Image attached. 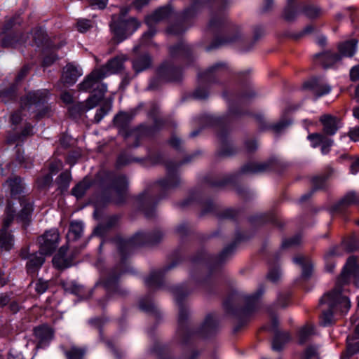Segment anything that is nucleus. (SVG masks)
Here are the masks:
<instances>
[{
  "instance_id": "nucleus-3",
  "label": "nucleus",
  "mask_w": 359,
  "mask_h": 359,
  "mask_svg": "<svg viewBox=\"0 0 359 359\" xmlns=\"http://www.w3.org/2000/svg\"><path fill=\"white\" fill-rule=\"evenodd\" d=\"M265 288L260 285L257 292L250 296L241 297L237 292H233L224 302V306L229 313L232 314L236 320L233 331L238 332L245 325L252 313L259 305V298L264 293Z\"/></svg>"
},
{
  "instance_id": "nucleus-35",
  "label": "nucleus",
  "mask_w": 359,
  "mask_h": 359,
  "mask_svg": "<svg viewBox=\"0 0 359 359\" xmlns=\"http://www.w3.org/2000/svg\"><path fill=\"white\" fill-rule=\"evenodd\" d=\"M299 14L302 13L299 12L298 4L295 5V1H291L290 2L287 1V4L282 13L283 20L289 22H294Z\"/></svg>"
},
{
  "instance_id": "nucleus-1",
  "label": "nucleus",
  "mask_w": 359,
  "mask_h": 359,
  "mask_svg": "<svg viewBox=\"0 0 359 359\" xmlns=\"http://www.w3.org/2000/svg\"><path fill=\"white\" fill-rule=\"evenodd\" d=\"M163 236L164 233L161 230L155 229L149 233L137 232L129 239L117 238L116 243L121 256L120 263L103 273L96 286L102 285L108 292L120 295L126 294L127 292L118 285V278L122 273L129 271L126 262L127 255L136 247L156 245L163 240Z\"/></svg>"
},
{
  "instance_id": "nucleus-32",
  "label": "nucleus",
  "mask_w": 359,
  "mask_h": 359,
  "mask_svg": "<svg viewBox=\"0 0 359 359\" xmlns=\"http://www.w3.org/2000/svg\"><path fill=\"white\" fill-rule=\"evenodd\" d=\"M314 60L318 61L324 68H328L341 60V55L337 53L325 51L315 55Z\"/></svg>"
},
{
  "instance_id": "nucleus-62",
  "label": "nucleus",
  "mask_w": 359,
  "mask_h": 359,
  "mask_svg": "<svg viewBox=\"0 0 359 359\" xmlns=\"http://www.w3.org/2000/svg\"><path fill=\"white\" fill-rule=\"evenodd\" d=\"M81 157V154L79 152L73 151L68 154L66 161L67 163H69L70 165H74L78 159Z\"/></svg>"
},
{
  "instance_id": "nucleus-53",
  "label": "nucleus",
  "mask_w": 359,
  "mask_h": 359,
  "mask_svg": "<svg viewBox=\"0 0 359 359\" xmlns=\"http://www.w3.org/2000/svg\"><path fill=\"white\" fill-rule=\"evenodd\" d=\"M86 104L83 102H78L72 105L69 109L72 115L76 116L88 111Z\"/></svg>"
},
{
  "instance_id": "nucleus-41",
  "label": "nucleus",
  "mask_w": 359,
  "mask_h": 359,
  "mask_svg": "<svg viewBox=\"0 0 359 359\" xmlns=\"http://www.w3.org/2000/svg\"><path fill=\"white\" fill-rule=\"evenodd\" d=\"M191 53L190 47L182 42L170 48V53L172 57L182 56L188 57Z\"/></svg>"
},
{
  "instance_id": "nucleus-61",
  "label": "nucleus",
  "mask_w": 359,
  "mask_h": 359,
  "mask_svg": "<svg viewBox=\"0 0 359 359\" xmlns=\"http://www.w3.org/2000/svg\"><path fill=\"white\" fill-rule=\"evenodd\" d=\"M76 25L78 30L82 33L86 32L92 27L91 22L88 20H81L78 21Z\"/></svg>"
},
{
  "instance_id": "nucleus-26",
  "label": "nucleus",
  "mask_w": 359,
  "mask_h": 359,
  "mask_svg": "<svg viewBox=\"0 0 359 359\" xmlns=\"http://www.w3.org/2000/svg\"><path fill=\"white\" fill-rule=\"evenodd\" d=\"M320 121L323 126V132L327 135H333L338 130L339 119L331 114H323L320 117Z\"/></svg>"
},
{
  "instance_id": "nucleus-8",
  "label": "nucleus",
  "mask_w": 359,
  "mask_h": 359,
  "mask_svg": "<svg viewBox=\"0 0 359 359\" xmlns=\"http://www.w3.org/2000/svg\"><path fill=\"white\" fill-rule=\"evenodd\" d=\"M109 185L103 191L102 197L105 202L117 205L123 203L127 198L128 180L124 175L107 174Z\"/></svg>"
},
{
  "instance_id": "nucleus-7",
  "label": "nucleus",
  "mask_w": 359,
  "mask_h": 359,
  "mask_svg": "<svg viewBox=\"0 0 359 359\" xmlns=\"http://www.w3.org/2000/svg\"><path fill=\"white\" fill-rule=\"evenodd\" d=\"M287 166L286 163L277 158H271L265 162H249L244 164L238 173L227 175L224 177L222 180L213 182L212 185L214 187H222L227 184L236 182L238 176L241 174H259L271 169H285Z\"/></svg>"
},
{
  "instance_id": "nucleus-57",
  "label": "nucleus",
  "mask_w": 359,
  "mask_h": 359,
  "mask_svg": "<svg viewBox=\"0 0 359 359\" xmlns=\"http://www.w3.org/2000/svg\"><path fill=\"white\" fill-rule=\"evenodd\" d=\"M48 281H45L40 278L37 280L35 284V290L38 294H41L44 293L48 290Z\"/></svg>"
},
{
  "instance_id": "nucleus-52",
  "label": "nucleus",
  "mask_w": 359,
  "mask_h": 359,
  "mask_svg": "<svg viewBox=\"0 0 359 359\" xmlns=\"http://www.w3.org/2000/svg\"><path fill=\"white\" fill-rule=\"evenodd\" d=\"M21 22L19 15H15L5 22L4 25V32H7L15 27V25H20Z\"/></svg>"
},
{
  "instance_id": "nucleus-40",
  "label": "nucleus",
  "mask_w": 359,
  "mask_h": 359,
  "mask_svg": "<svg viewBox=\"0 0 359 359\" xmlns=\"http://www.w3.org/2000/svg\"><path fill=\"white\" fill-rule=\"evenodd\" d=\"M357 40L351 39L339 45V51L342 56L352 57L356 48Z\"/></svg>"
},
{
  "instance_id": "nucleus-5",
  "label": "nucleus",
  "mask_w": 359,
  "mask_h": 359,
  "mask_svg": "<svg viewBox=\"0 0 359 359\" xmlns=\"http://www.w3.org/2000/svg\"><path fill=\"white\" fill-rule=\"evenodd\" d=\"M22 208L20 212L15 215V209L11 201H8L5 214L6 217L3 221V225L0 229V249L5 251L11 250L14 245V237L8 231V227L13 222L14 218L18 222H22L25 225H28L30 221V216L32 212V205L30 203H25L24 201H21Z\"/></svg>"
},
{
  "instance_id": "nucleus-22",
  "label": "nucleus",
  "mask_w": 359,
  "mask_h": 359,
  "mask_svg": "<svg viewBox=\"0 0 359 359\" xmlns=\"http://www.w3.org/2000/svg\"><path fill=\"white\" fill-rule=\"evenodd\" d=\"M172 13V8L170 5H166L156 9L153 13L148 15L145 21L151 27L154 25L169 18Z\"/></svg>"
},
{
  "instance_id": "nucleus-19",
  "label": "nucleus",
  "mask_w": 359,
  "mask_h": 359,
  "mask_svg": "<svg viewBox=\"0 0 359 359\" xmlns=\"http://www.w3.org/2000/svg\"><path fill=\"white\" fill-rule=\"evenodd\" d=\"M304 88L311 90L316 97H320L327 94L331 89L330 86L318 78H313L305 82Z\"/></svg>"
},
{
  "instance_id": "nucleus-64",
  "label": "nucleus",
  "mask_w": 359,
  "mask_h": 359,
  "mask_svg": "<svg viewBox=\"0 0 359 359\" xmlns=\"http://www.w3.org/2000/svg\"><path fill=\"white\" fill-rule=\"evenodd\" d=\"M234 153V149L233 147L229 145H223L220 150L218 151L217 154L219 156H227L233 154Z\"/></svg>"
},
{
  "instance_id": "nucleus-20",
  "label": "nucleus",
  "mask_w": 359,
  "mask_h": 359,
  "mask_svg": "<svg viewBox=\"0 0 359 359\" xmlns=\"http://www.w3.org/2000/svg\"><path fill=\"white\" fill-rule=\"evenodd\" d=\"M34 332L39 341L36 346L37 348L44 347L53 339L54 331L47 325L36 327L34 329Z\"/></svg>"
},
{
  "instance_id": "nucleus-24",
  "label": "nucleus",
  "mask_w": 359,
  "mask_h": 359,
  "mask_svg": "<svg viewBox=\"0 0 359 359\" xmlns=\"http://www.w3.org/2000/svg\"><path fill=\"white\" fill-rule=\"evenodd\" d=\"M175 264H172L164 269L151 271L149 276L145 279V284L149 288L159 287L163 283V274L165 271L173 268Z\"/></svg>"
},
{
  "instance_id": "nucleus-34",
  "label": "nucleus",
  "mask_w": 359,
  "mask_h": 359,
  "mask_svg": "<svg viewBox=\"0 0 359 359\" xmlns=\"http://www.w3.org/2000/svg\"><path fill=\"white\" fill-rule=\"evenodd\" d=\"M217 329V322L214 316L209 314L206 316L201 327L199 329V334L203 337H208L215 333Z\"/></svg>"
},
{
  "instance_id": "nucleus-18",
  "label": "nucleus",
  "mask_w": 359,
  "mask_h": 359,
  "mask_svg": "<svg viewBox=\"0 0 359 359\" xmlns=\"http://www.w3.org/2000/svg\"><path fill=\"white\" fill-rule=\"evenodd\" d=\"M28 35L20 32H3L1 36V46L5 48L14 47L17 44L25 43Z\"/></svg>"
},
{
  "instance_id": "nucleus-27",
  "label": "nucleus",
  "mask_w": 359,
  "mask_h": 359,
  "mask_svg": "<svg viewBox=\"0 0 359 359\" xmlns=\"http://www.w3.org/2000/svg\"><path fill=\"white\" fill-rule=\"evenodd\" d=\"M131 117L126 113L121 112L114 118V125L120 129V133L124 137H128L132 135L129 130V124Z\"/></svg>"
},
{
  "instance_id": "nucleus-63",
  "label": "nucleus",
  "mask_w": 359,
  "mask_h": 359,
  "mask_svg": "<svg viewBox=\"0 0 359 359\" xmlns=\"http://www.w3.org/2000/svg\"><path fill=\"white\" fill-rule=\"evenodd\" d=\"M333 141L325 135L323 142L321 143V151L323 154H326L330 151V147L332 146Z\"/></svg>"
},
{
  "instance_id": "nucleus-36",
  "label": "nucleus",
  "mask_w": 359,
  "mask_h": 359,
  "mask_svg": "<svg viewBox=\"0 0 359 359\" xmlns=\"http://www.w3.org/2000/svg\"><path fill=\"white\" fill-rule=\"evenodd\" d=\"M334 169L331 167H327L325 173L314 176L311 178V184L313 190L322 189L325 187V182L333 174Z\"/></svg>"
},
{
  "instance_id": "nucleus-56",
  "label": "nucleus",
  "mask_w": 359,
  "mask_h": 359,
  "mask_svg": "<svg viewBox=\"0 0 359 359\" xmlns=\"http://www.w3.org/2000/svg\"><path fill=\"white\" fill-rule=\"evenodd\" d=\"M280 278V273L279 269L277 268L271 269L266 275L267 280L274 283H277L279 280Z\"/></svg>"
},
{
  "instance_id": "nucleus-45",
  "label": "nucleus",
  "mask_w": 359,
  "mask_h": 359,
  "mask_svg": "<svg viewBox=\"0 0 359 359\" xmlns=\"http://www.w3.org/2000/svg\"><path fill=\"white\" fill-rule=\"evenodd\" d=\"M226 21V17L223 12L218 14H212L210 17L208 27L211 29H217Z\"/></svg>"
},
{
  "instance_id": "nucleus-37",
  "label": "nucleus",
  "mask_w": 359,
  "mask_h": 359,
  "mask_svg": "<svg viewBox=\"0 0 359 359\" xmlns=\"http://www.w3.org/2000/svg\"><path fill=\"white\" fill-rule=\"evenodd\" d=\"M5 184L9 188L11 194L13 196L20 194L24 189L22 179L15 175L9 177L6 181Z\"/></svg>"
},
{
  "instance_id": "nucleus-39",
  "label": "nucleus",
  "mask_w": 359,
  "mask_h": 359,
  "mask_svg": "<svg viewBox=\"0 0 359 359\" xmlns=\"http://www.w3.org/2000/svg\"><path fill=\"white\" fill-rule=\"evenodd\" d=\"M133 65L135 71L140 72L151 66V59L148 54H144L136 57L133 60Z\"/></svg>"
},
{
  "instance_id": "nucleus-55",
  "label": "nucleus",
  "mask_w": 359,
  "mask_h": 359,
  "mask_svg": "<svg viewBox=\"0 0 359 359\" xmlns=\"http://www.w3.org/2000/svg\"><path fill=\"white\" fill-rule=\"evenodd\" d=\"M325 137V135L320 134V133H312L310 134L308 136V139L311 141L312 146L313 147H317L318 146L320 145L323 142L324 138Z\"/></svg>"
},
{
  "instance_id": "nucleus-58",
  "label": "nucleus",
  "mask_w": 359,
  "mask_h": 359,
  "mask_svg": "<svg viewBox=\"0 0 359 359\" xmlns=\"http://www.w3.org/2000/svg\"><path fill=\"white\" fill-rule=\"evenodd\" d=\"M62 169V162L60 160H54L49 164V173L51 175L56 174Z\"/></svg>"
},
{
  "instance_id": "nucleus-2",
  "label": "nucleus",
  "mask_w": 359,
  "mask_h": 359,
  "mask_svg": "<svg viewBox=\"0 0 359 359\" xmlns=\"http://www.w3.org/2000/svg\"><path fill=\"white\" fill-rule=\"evenodd\" d=\"M164 163L167 170L166 177L160 180L152 189L145 190L137 199L140 210L148 219L155 216V206L163 198L161 196L157 197V193L168 191L180 184V180L176 175L177 165L172 161H165Z\"/></svg>"
},
{
  "instance_id": "nucleus-31",
  "label": "nucleus",
  "mask_w": 359,
  "mask_h": 359,
  "mask_svg": "<svg viewBox=\"0 0 359 359\" xmlns=\"http://www.w3.org/2000/svg\"><path fill=\"white\" fill-rule=\"evenodd\" d=\"M256 120L264 130H271L275 134L279 135L285 130L290 124L291 121L287 118L280 119L277 123L263 126L264 123V117L261 115L256 116Z\"/></svg>"
},
{
  "instance_id": "nucleus-51",
  "label": "nucleus",
  "mask_w": 359,
  "mask_h": 359,
  "mask_svg": "<svg viewBox=\"0 0 359 359\" xmlns=\"http://www.w3.org/2000/svg\"><path fill=\"white\" fill-rule=\"evenodd\" d=\"M53 182L52 175L50 174H45L39 177L36 180V184L39 189H46L50 186Z\"/></svg>"
},
{
  "instance_id": "nucleus-59",
  "label": "nucleus",
  "mask_w": 359,
  "mask_h": 359,
  "mask_svg": "<svg viewBox=\"0 0 359 359\" xmlns=\"http://www.w3.org/2000/svg\"><path fill=\"white\" fill-rule=\"evenodd\" d=\"M109 110V107L107 104L102 106L97 111L95 117L94 122L98 123L102 118L107 114Z\"/></svg>"
},
{
  "instance_id": "nucleus-28",
  "label": "nucleus",
  "mask_w": 359,
  "mask_h": 359,
  "mask_svg": "<svg viewBox=\"0 0 359 359\" xmlns=\"http://www.w3.org/2000/svg\"><path fill=\"white\" fill-rule=\"evenodd\" d=\"M67 248L62 246L58 252L53 258V266L58 269H65L71 266L73 264L72 258H67L65 257Z\"/></svg>"
},
{
  "instance_id": "nucleus-60",
  "label": "nucleus",
  "mask_w": 359,
  "mask_h": 359,
  "mask_svg": "<svg viewBox=\"0 0 359 359\" xmlns=\"http://www.w3.org/2000/svg\"><path fill=\"white\" fill-rule=\"evenodd\" d=\"M301 243L300 236H295L290 239L285 240L282 243L283 248H289L298 245Z\"/></svg>"
},
{
  "instance_id": "nucleus-12",
  "label": "nucleus",
  "mask_w": 359,
  "mask_h": 359,
  "mask_svg": "<svg viewBox=\"0 0 359 359\" xmlns=\"http://www.w3.org/2000/svg\"><path fill=\"white\" fill-rule=\"evenodd\" d=\"M353 276L355 279V284L359 280V264H357V257L351 256L347 259L346 264L337 278L336 285L334 287V291L343 294L342 286L348 283L350 277Z\"/></svg>"
},
{
  "instance_id": "nucleus-46",
  "label": "nucleus",
  "mask_w": 359,
  "mask_h": 359,
  "mask_svg": "<svg viewBox=\"0 0 359 359\" xmlns=\"http://www.w3.org/2000/svg\"><path fill=\"white\" fill-rule=\"evenodd\" d=\"M313 334H315L313 326L311 324L305 325L299 330V343L301 344H304Z\"/></svg>"
},
{
  "instance_id": "nucleus-42",
  "label": "nucleus",
  "mask_w": 359,
  "mask_h": 359,
  "mask_svg": "<svg viewBox=\"0 0 359 359\" xmlns=\"http://www.w3.org/2000/svg\"><path fill=\"white\" fill-rule=\"evenodd\" d=\"M91 184L92 182L89 179L84 178L72 189V195L75 196L77 198H82Z\"/></svg>"
},
{
  "instance_id": "nucleus-38",
  "label": "nucleus",
  "mask_w": 359,
  "mask_h": 359,
  "mask_svg": "<svg viewBox=\"0 0 359 359\" xmlns=\"http://www.w3.org/2000/svg\"><path fill=\"white\" fill-rule=\"evenodd\" d=\"M290 339L288 332H281L276 331L272 342V348L276 351L282 350L283 346Z\"/></svg>"
},
{
  "instance_id": "nucleus-50",
  "label": "nucleus",
  "mask_w": 359,
  "mask_h": 359,
  "mask_svg": "<svg viewBox=\"0 0 359 359\" xmlns=\"http://www.w3.org/2000/svg\"><path fill=\"white\" fill-rule=\"evenodd\" d=\"M240 36H241L240 32H238V30H237L236 31V34L233 37L225 38V39H224L222 40H220L219 41H214L213 43H212L211 45H210L207 48V50H212L213 48H215L218 47L220 45H224V44H226V43L234 42V41H237L239 39Z\"/></svg>"
},
{
  "instance_id": "nucleus-47",
  "label": "nucleus",
  "mask_w": 359,
  "mask_h": 359,
  "mask_svg": "<svg viewBox=\"0 0 359 359\" xmlns=\"http://www.w3.org/2000/svg\"><path fill=\"white\" fill-rule=\"evenodd\" d=\"M342 245L347 252H352L359 249V239L352 236L345 239Z\"/></svg>"
},
{
  "instance_id": "nucleus-11",
  "label": "nucleus",
  "mask_w": 359,
  "mask_h": 359,
  "mask_svg": "<svg viewBox=\"0 0 359 359\" xmlns=\"http://www.w3.org/2000/svg\"><path fill=\"white\" fill-rule=\"evenodd\" d=\"M227 69L226 64L217 63L212 66L206 71L198 74L199 84L193 93V96L197 99H206L208 96V90L202 86L205 84H211L217 81V77L222 72Z\"/></svg>"
},
{
  "instance_id": "nucleus-30",
  "label": "nucleus",
  "mask_w": 359,
  "mask_h": 359,
  "mask_svg": "<svg viewBox=\"0 0 359 359\" xmlns=\"http://www.w3.org/2000/svg\"><path fill=\"white\" fill-rule=\"evenodd\" d=\"M299 12L310 20L317 19L322 15V10L320 7L308 2H300L298 4Z\"/></svg>"
},
{
  "instance_id": "nucleus-43",
  "label": "nucleus",
  "mask_w": 359,
  "mask_h": 359,
  "mask_svg": "<svg viewBox=\"0 0 359 359\" xmlns=\"http://www.w3.org/2000/svg\"><path fill=\"white\" fill-rule=\"evenodd\" d=\"M101 88L102 90L100 91L93 93V95L87 99L85 104H86L88 110L97 106L104 97L107 88H103L102 86Z\"/></svg>"
},
{
  "instance_id": "nucleus-16",
  "label": "nucleus",
  "mask_w": 359,
  "mask_h": 359,
  "mask_svg": "<svg viewBox=\"0 0 359 359\" xmlns=\"http://www.w3.org/2000/svg\"><path fill=\"white\" fill-rule=\"evenodd\" d=\"M105 77V73L102 69L93 70L79 86V90L88 91L93 90V93L100 91L102 86L107 88L106 86L101 82Z\"/></svg>"
},
{
  "instance_id": "nucleus-14",
  "label": "nucleus",
  "mask_w": 359,
  "mask_h": 359,
  "mask_svg": "<svg viewBox=\"0 0 359 359\" xmlns=\"http://www.w3.org/2000/svg\"><path fill=\"white\" fill-rule=\"evenodd\" d=\"M60 240V235L57 229L46 231L43 235L38 237L39 251L45 255H51L57 248Z\"/></svg>"
},
{
  "instance_id": "nucleus-29",
  "label": "nucleus",
  "mask_w": 359,
  "mask_h": 359,
  "mask_svg": "<svg viewBox=\"0 0 359 359\" xmlns=\"http://www.w3.org/2000/svg\"><path fill=\"white\" fill-rule=\"evenodd\" d=\"M293 261L302 266V278L304 280H308L312 275L313 267L310 258L302 255H298L293 258Z\"/></svg>"
},
{
  "instance_id": "nucleus-9",
  "label": "nucleus",
  "mask_w": 359,
  "mask_h": 359,
  "mask_svg": "<svg viewBox=\"0 0 359 359\" xmlns=\"http://www.w3.org/2000/svg\"><path fill=\"white\" fill-rule=\"evenodd\" d=\"M172 292L175 297L179 306L178 329L177 335L180 337L182 343H186L190 332L185 327V323L188 319L189 312L182 300L189 295L191 290L187 285H180L172 288Z\"/></svg>"
},
{
  "instance_id": "nucleus-48",
  "label": "nucleus",
  "mask_w": 359,
  "mask_h": 359,
  "mask_svg": "<svg viewBox=\"0 0 359 359\" xmlns=\"http://www.w3.org/2000/svg\"><path fill=\"white\" fill-rule=\"evenodd\" d=\"M236 241L226 247L217 257L215 258V263L220 264L224 262L228 257H229L236 248Z\"/></svg>"
},
{
  "instance_id": "nucleus-23",
  "label": "nucleus",
  "mask_w": 359,
  "mask_h": 359,
  "mask_svg": "<svg viewBox=\"0 0 359 359\" xmlns=\"http://www.w3.org/2000/svg\"><path fill=\"white\" fill-rule=\"evenodd\" d=\"M126 60V56L123 55L116 56L109 60L105 65L101 67L99 69L103 70V72L105 73V76L108 73H118L123 69L124 62Z\"/></svg>"
},
{
  "instance_id": "nucleus-33",
  "label": "nucleus",
  "mask_w": 359,
  "mask_h": 359,
  "mask_svg": "<svg viewBox=\"0 0 359 359\" xmlns=\"http://www.w3.org/2000/svg\"><path fill=\"white\" fill-rule=\"evenodd\" d=\"M43 255V254L41 253L40 251L39 253H32L26 264L27 271L29 274H35L41 267L45 262V258Z\"/></svg>"
},
{
  "instance_id": "nucleus-4",
  "label": "nucleus",
  "mask_w": 359,
  "mask_h": 359,
  "mask_svg": "<svg viewBox=\"0 0 359 359\" xmlns=\"http://www.w3.org/2000/svg\"><path fill=\"white\" fill-rule=\"evenodd\" d=\"M22 208L20 212L15 215V209L11 201H8L5 214L6 217L3 221V225L0 229V249L5 251L11 250L14 245V237L8 231V227L13 222L14 218L18 222H22L25 225H28L30 221V216L32 212V205L30 203H25L24 201H21Z\"/></svg>"
},
{
  "instance_id": "nucleus-15",
  "label": "nucleus",
  "mask_w": 359,
  "mask_h": 359,
  "mask_svg": "<svg viewBox=\"0 0 359 359\" xmlns=\"http://www.w3.org/2000/svg\"><path fill=\"white\" fill-rule=\"evenodd\" d=\"M202 4L201 1L195 0L191 7L185 9L182 14L177 16L179 23L171 25L168 28V32L174 35H178L184 32L185 29L182 23L193 18L196 15L197 10L201 7Z\"/></svg>"
},
{
  "instance_id": "nucleus-54",
  "label": "nucleus",
  "mask_w": 359,
  "mask_h": 359,
  "mask_svg": "<svg viewBox=\"0 0 359 359\" xmlns=\"http://www.w3.org/2000/svg\"><path fill=\"white\" fill-rule=\"evenodd\" d=\"M140 309L147 312H153L155 311V306L153 302L148 299H142L139 302Z\"/></svg>"
},
{
  "instance_id": "nucleus-10",
  "label": "nucleus",
  "mask_w": 359,
  "mask_h": 359,
  "mask_svg": "<svg viewBox=\"0 0 359 359\" xmlns=\"http://www.w3.org/2000/svg\"><path fill=\"white\" fill-rule=\"evenodd\" d=\"M128 12V8L121 11V15L112 17L110 23V28L114 34V40L115 43H118L128 36L130 35L135 32L140 26V23L135 18H131L128 20H123L122 18Z\"/></svg>"
},
{
  "instance_id": "nucleus-17",
  "label": "nucleus",
  "mask_w": 359,
  "mask_h": 359,
  "mask_svg": "<svg viewBox=\"0 0 359 359\" xmlns=\"http://www.w3.org/2000/svg\"><path fill=\"white\" fill-rule=\"evenodd\" d=\"M48 95L47 90H39L29 93L25 97L21 100V107L25 109L30 108L31 106L36 107L43 104L46 102Z\"/></svg>"
},
{
  "instance_id": "nucleus-25",
  "label": "nucleus",
  "mask_w": 359,
  "mask_h": 359,
  "mask_svg": "<svg viewBox=\"0 0 359 359\" xmlns=\"http://www.w3.org/2000/svg\"><path fill=\"white\" fill-rule=\"evenodd\" d=\"M66 359H85L87 349L83 346L72 344L70 346L61 345L60 346Z\"/></svg>"
},
{
  "instance_id": "nucleus-21",
  "label": "nucleus",
  "mask_w": 359,
  "mask_h": 359,
  "mask_svg": "<svg viewBox=\"0 0 359 359\" xmlns=\"http://www.w3.org/2000/svg\"><path fill=\"white\" fill-rule=\"evenodd\" d=\"M81 75L80 70L73 64L69 63L62 69L60 81L64 85L72 86Z\"/></svg>"
},
{
  "instance_id": "nucleus-44",
  "label": "nucleus",
  "mask_w": 359,
  "mask_h": 359,
  "mask_svg": "<svg viewBox=\"0 0 359 359\" xmlns=\"http://www.w3.org/2000/svg\"><path fill=\"white\" fill-rule=\"evenodd\" d=\"M83 233V224L80 222H72L69 225L67 238L73 241L79 238Z\"/></svg>"
},
{
  "instance_id": "nucleus-49",
  "label": "nucleus",
  "mask_w": 359,
  "mask_h": 359,
  "mask_svg": "<svg viewBox=\"0 0 359 359\" xmlns=\"http://www.w3.org/2000/svg\"><path fill=\"white\" fill-rule=\"evenodd\" d=\"M71 179L72 177L69 171H65L59 175L56 182L60 189L65 190L68 188Z\"/></svg>"
},
{
  "instance_id": "nucleus-6",
  "label": "nucleus",
  "mask_w": 359,
  "mask_h": 359,
  "mask_svg": "<svg viewBox=\"0 0 359 359\" xmlns=\"http://www.w3.org/2000/svg\"><path fill=\"white\" fill-rule=\"evenodd\" d=\"M319 305L322 311L320 324L327 326L334 323L333 313L337 311L346 313L351 307V302L346 295L333 289L320 299Z\"/></svg>"
},
{
  "instance_id": "nucleus-13",
  "label": "nucleus",
  "mask_w": 359,
  "mask_h": 359,
  "mask_svg": "<svg viewBox=\"0 0 359 359\" xmlns=\"http://www.w3.org/2000/svg\"><path fill=\"white\" fill-rule=\"evenodd\" d=\"M181 76V70L171 62H164L157 70V78L151 80L149 88L155 89L158 86V80L172 81L179 80Z\"/></svg>"
}]
</instances>
